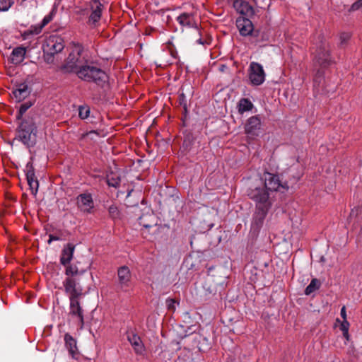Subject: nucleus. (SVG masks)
I'll return each mask as SVG.
<instances>
[{
    "mask_svg": "<svg viewBox=\"0 0 362 362\" xmlns=\"http://www.w3.org/2000/svg\"><path fill=\"white\" fill-rule=\"evenodd\" d=\"M32 105L33 103L31 102H26L21 105L18 113L16 116L17 119H21L23 115L32 106Z\"/></svg>",
    "mask_w": 362,
    "mask_h": 362,
    "instance_id": "obj_31",
    "label": "nucleus"
},
{
    "mask_svg": "<svg viewBox=\"0 0 362 362\" xmlns=\"http://www.w3.org/2000/svg\"><path fill=\"white\" fill-rule=\"evenodd\" d=\"M90 110L88 107H80L78 110V115L81 119H86L89 116Z\"/></svg>",
    "mask_w": 362,
    "mask_h": 362,
    "instance_id": "obj_36",
    "label": "nucleus"
},
{
    "mask_svg": "<svg viewBox=\"0 0 362 362\" xmlns=\"http://www.w3.org/2000/svg\"><path fill=\"white\" fill-rule=\"evenodd\" d=\"M154 30H155V29L151 28H146V31H145V33H146V35H150V34H151V33L152 31H154Z\"/></svg>",
    "mask_w": 362,
    "mask_h": 362,
    "instance_id": "obj_44",
    "label": "nucleus"
},
{
    "mask_svg": "<svg viewBox=\"0 0 362 362\" xmlns=\"http://www.w3.org/2000/svg\"><path fill=\"white\" fill-rule=\"evenodd\" d=\"M65 269V274L67 277L63 281V286L64 287V291H66V283L68 281H72L74 282L79 288H83L81 284L80 276L86 274L85 270L79 271L78 267L74 264H67Z\"/></svg>",
    "mask_w": 362,
    "mask_h": 362,
    "instance_id": "obj_10",
    "label": "nucleus"
},
{
    "mask_svg": "<svg viewBox=\"0 0 362 362\" xmlns=\"http://www.w3.org/2000/svg\"><path fill=\"white\" fill-rule=\"evenodd\" d=\"M192 141H193L192 139L189 136H187L185 139L182 146V148L183 149V151H185L186 152H188L190 151L191 146L192 144Z\"/></svg>",
    "mask_w": 362,
    "mask_h": 362,
    "instance_id": "obj_33",
    "label": "nucleus"
},
{
    "mask_svg": "<svg viewBox=\"0 0 362 362\" xmlns=\"http://www.w3.org/2000/svg\"><path fill=\"white\" fill-rule=\"evenodd\" d=\"M168 303V307L169 309H173L174 308V303H175V301L172 299L170 300H168L167 301Z\"/></svg>",
    "mask_w": 362,
    "mask_h": 362,
    "instance_id": "obj_43",
    "label": "nucleus"
},
{
    "mask_svg": "<svg viewBox=\"0 0 362 362\" xmlns=\"http://www.w3.org/2000/svg\"><path fill=\"white\" fill-rule=\"evenodd\" d=\"M118 275V284L117 288L119 290L122 291L127 292L129 291V288L131 286V272L129 269L123 266L118 269L117 270Z\"/></svg>",
    "mask_w": 362,
    "mask_h": 362,
    "instance_id": "obj_11",
    "label": "nucleus"
},
{
    "mask_svg": "<svg viewBox=\"0 0 362 362\" xmlns=\"http://www.w3.org/2000/svg\"><path fill=\"white\" fill-rule=\"evenodd\" d=\"M319 40L320 44L317 47L315 56V65L318 66L319 69L315 76L314 83L319 88L321 86L323 88L325 83L323 69L330 66L333 63V60L329 54L328 43L321 35L319 36Z\"/></svg>",
    "mask_w": 362,
    "mask_h": 362,
    "instance_id": "obj_2",
    "label": "nucleus"
},
{
    "mask_svg": "<svg viewBox=\"0 0 362 362\" xmlns=\"http://www.w3.org/2000/svg\"><path fill=\"white\" fill-rule=\"evenodd\" d=\"M103 4L98 0H94L90 4L92 12L89 17V21L97 23L101 17Z\"/></svg>",
    "mask_w": 362,
    "mask_h": 362,
    "instance_id": "obj_19",
    "label": "nucleus"
},
{
    "mask_svg": "<svg viewBox=\"0 0 362 362\" xmlns=\"http://www.w3.org/2000/svg\"><path fill=\"white\" fill-rule=\"evenodd\" d=\"M184 88L182 87L180 89L181 93L179 95L178 97V102L179 104L183 107L185 113H187V99L185 95V94L183 92Z\"/></svg>",
    "mask_w": 362,
    "mask_h": 362,
    "instance_id": "obj_30",
    "label": "nucleus"
},
{
    "mask_svg": "<svg viewBox=\"0 0 362 362\" xmlns=\"http://www.w3.org/2000/svg\"><path fill=\"white\" fill-rule=\"evenodd\" d=\"M132 191H133V189H131L130 191H129L127 197L130 196V194L132 193Z\"/></svg>",
    "mask_w": 362,
    "mask_h": 362,
    "instance_id": "obj_47",
    "label": "nucleus"
},
{
    "mask_svg": "<svg viewBox=\"0 0 362 362\" xmlns=\"http://www.w3.org/2000/svg\"><path fill=\"white\" fill-rule=\"evenodd\" d=\"M54 13V11L52 10L49 14L45 16V18L42 20V25L39 28H36L34 31H31V33L33 34L40 33L41 32L42 28L52 20Z\"/></svg>",
    "mask_w": 362,
    "mask_h": 362,
    "instance_id": "obj_29",
    "label": "nucleus"
},
{
    "mask_svg": "<svg viewBox=\"0 0 362 362\" xmlns=\"http://www.w3.org/2000/svg\"><path fill=\"white\" fill-rule=\"evenodd\" d=\"M127 339L136 354H141L144 351V345L141 338L133 332H127Z\"/></svg>",
    "mask_w": 362,
    "mask_h": 362,
    "instance_id": "obj_20",
    "label": "nucleus"
},
{
    "mask_svg": "<svg viewBox=\"0 0 362 362\" xmlns=\"http://www.w3.org/2000/svg\"><path fill=\"white\" fill-rule=\"evenodd\" d=\"M33 194H36L38 190V181L28 183Z\"/></svg>",
    "mask_w": 362,
    "mask_h": 362,
    "instance_id": "obj_38",
    "label": "nucleus"
},
{
    "mask_svg": "<svg viewBox=\"0 0 362 362\" xmlns=\"http://www.w3.org/2000/svg\"><path fill=\"white\" fill-rule=\"evenodd\" d=\"M74 250L75 245L72 243H68L64 245L60 257V263L63 266H66L70 263L73 258Z\"/></svg>",
    "mask_w": 362,
    "mask_h": 362,
    "instance_id": "obj_16",
    "label": "nucleus"
},
{
    "mask_svg": "<svg viewBox=\"0 0 362 362\" xmlns=\"http://www.w3.org/2000/svg\"><path fill=\"white\" fill-rule=\"evenodd\" d=\"M341 316L344 320H346V308L343 306L341 309Z\"/></svg>",
    "mask_w": 362,
    "mask_h": 362,
    "instance_id": "obj_42",
    "label": "nucleus"
},
{
    "mask_svg": "<svg viewBox=\"0 0 362 362\" xmlns=\"http://www.w3.org/2000/svg\"><path fill=\"white\" fill-rule=\"evenodd\" d=\"M97 74L103 76V70L94 66L83 64L77 71L78 78L88 82H90L92 76Z\"/></svg>",
    "mask_w": 362,
    "mask_h": 362,
    "instance_id": "obj_12",
    "label": "nucleus"
},
{
    "mask_svg": "<svg viewBox=\"0 0 362 362\" xmlns=\"http://www.w3.org/2000/svg\"><path fill=\"white\" fill-rule=\"evenodd\" d=\"M62 240V238L60 236L55 235H53V234H49V240L47 241V243L50 244L54 240Z\"/></svg>",
    "mask_w": 362,
    "mask_h": 362,
    "instance_id": "obj_40",
    "label": "nucleus"
},
{
    "mask_svg": "<svg viewBox=\"0 0 362 362\" xmlns=\"http://www.w3.org/2000/svg\"><path fill=\"white\" fill-rule=\"evenodd\" d=\"M83 61L81 58L79 52H71L64 62L59 68V71L63 74L76 73L81 67Z\"/></svg>",
    "mask_w": 362,
    "mask_h": 362,
    "instance_id": "obj_7",
    "label": "nucleus"
},
{
    "mask_svg": "<svg viewBox=\"0 0 362 362\" xmlns=\"http://www.w3.org/2000/svg\"><path fill=\"white\" fill-rule=\"evenodd\" d=\"M25 175L28 183L38 181L35 175V170L32 162H28L25 166Z\"/></svg>",
    "mask_w": 362,
    "mask_h": 362,
    "instance_id": "obj_25",
    "label": "nucleus"
},
{
    "mask_svg": "<svg viewBox=\"0 0 362 362\" xmlns=\"http://www.w3.org/2000/svg\"><path fill=\"white\" fill-rule=\"evenodd\" d=\"M179 24L182 27L195 28H198L197 22L194 20V16L190 13H182L177 18Z\"/></svg>",
    "mask_w": 362,
    "mask_h": 362,
    "instance_id": "obj_17",
    "label": "nucleus"
},
{
    "mask_svg": "<svg viewBox=\"0 0 362 362\" xmlns=\"http://www.w3.org/2000/svg\"><path fill=\"white\" fill-rule=\"evenodd\" d=\"M90 78V82L96 83L98 86L103 87L107 82L108 76L107 74L103 71V76L102 75L94 74Z\"/></svg>",
    "mask_w": 362,
    "mask_h": 362,
    "instance_id": "obj_26",
    "label": "nucleus"
},
{
    "mask_svg": "<svg viewBox=\"0 0 362 362\" xmlns=\"http://www.w3.org/2000/svg\"><path fill=\"white\" fill-rule=\"evenodd\" d=\"M66 291H64L69 299V315L77 317L79 321L80 327L83 328L84 325V311L81 305L80 299L83 294V288H79L72 281H66Z\"/></svg>",
    "mask_w": 362,
    "mask_h": 362,
    "instance_id": "obj_3",
    "label": "nucleus"
},
{
    "mask_svg": "<svg viewBox=\"0 0 362 362\" xmlns=\"http://www.w3.org/2000/svg\"><path fill=\"white\" fill-rule=\"evenodd\" d=\"M350 38V35L349 33H342L340 36V39L341 42H344Z\"/></svg>",
    "mask_w": 362,
    "mask_h": 362,
    "instance_id": "obj_41",
    "label": "nucleus"
},
{
    "mask_svg": "<svg viewBox=\"0 0 362 362\" xmlns=\"http://www.w3.org/2000/svg\"><path fill=\"white\" fill-rule=\"evenodd\" d=\"M238 112L243 113L244 112L250 111L253 107V104L248 98H242L238 103Z\"/></svg>",
    "mask_w": 362,
    "mask_h": 362,
    "instance_id": "obj_24",
    "label": "nucleus"
},
{
    "mask_svg": "<svg viewBox=\"0 0 362 362\" xmlns=\"http://www.w3.org/2000/svg\"><path fill=\"white\" fill-rule=\"evenodd\" d=\"M247 194L255 202V211L252 222V230L258 232L262 227L264 219L272 206V200L268 199L263 189H248Z\"/></svg>",
    "mask_w": 362,
    "mask_h": 362,
    "instance_id": "obj_1",
    "label": "nucleus"
},
{
    "mask_svg": "<svg viewBox=\"0 0 362 362\" xmlns=\"http://www.w3.org/2000/svg\"><path fill=\"white\" fill-rule=\"evenodd\" d=\"M108 212L110 218H112V219H117L119 218L120 217V212L115 205H111L108 208Z\"/></svg>",
    "mask_w": 362,
    "mask_h": 362,
    "instance_id": "obj_32",
    "label": "nucleus"
},
{
    "mask_svg": "<svg viewBox=\"0 0 362 362\" xmlns=\"http://www.w3.org/2000/svg\"><path fill=\"white\" fill-rule=\"evenodd\" d=\"M249 79L254 86L262 84L265 80V73L262 66L257 62H251L249 68Z\"/></svg>",
    "mask_w": 362,
    "mask_h": 362,
    "instance_id": "obj_8",
    "label": "nucleus"
},
{
    "mask_svg": "<svg viewBox=\"0 0 362 362\" xmlns=\"http://www.w3.org/2000/svg\"><path fill=\"white\" fill-rule=\"evenodd\" d=\"M197 42L200 45H204V41L202 38L198 39Z\"/></svg>",
    "mask_w": 362,
    "mask_h": 362,
    "instance_id": "obj_46",
    "label": "nucleus"
},
{
    "mask_svg": "<svg viewBox=\"0 0 362 362\" xmlns=\"http://www.w3.org/2000/svg\"><path fill=\"white\" fill-rule=\"evenodd\" d=\"M120 180V177L116 173H110L107 175V183L110 187H118Z\"/></svg>",
    "mask_w": 362,
    "mask_h": 362,
    "instance_id": "obj_27",
    "label": "nucleus"
},
{
    "mask_svg": "<svg viewBox=\"0 0 362 362\" xmlns=\"http://www.w3.org/2000/svg\"><path fill=\"white\" fill-rule=\"evenodd\" d=\"M349 326V323L346 320H344L340 326V329L343 332V335L346 338L348 337Z\"/></svg>",
    "mask_w": 362,
    "mask_h": 362,
    "instance_id": "obj_37",
    "label": "nucleus"
},
{
    "mask_svg": "<svg viewBox=\"0 0 362 362\" xmlns=\"http://www.w3.org/2000/svg\"><path fill=\"white\" fill-rule=\"evenodd\" d=\"M36 127L32 119H25L19 126L18 137L28 147L33 146L36 141Z\"/></svg>",
    "mask_w": 362,
    "mask_h": 362,
    "instance_id": "obj_5",
    "label": "nucleus"
},
{
    "mask_svg": "<svg viewBox=\"0 0 362 362\" xmlns=\"http://www.w3.org/2000/svg\"><path fill=\"white\" fill-rule=\"evenodd\" d=\"M321 286L320 280L317 279H313L310 284L305 288V294L308 296L313 293L316 290L319 289Z\"/></svg>",
    "mask_w": 362,
    "mask_h": 362,
    "instance_id": "obj_28",
    "label": "nucleus"
},
{
    "mask_svg": "<svg viewBox=\"0 0 362 362\" xmlns=\"http://www.w3.org/2000/svg\"><path fill=\"white\" fill-rule=\"evenodd\" d=\"M256 7L261 9H265L269 5L270 0H253Z\"/></svg>",
    "mask_w": 362,
    "mask_h": 362,
    "instance_id": "obj_34",
    "label": "nucleus"
},
{
    "mask_svg": "<svg viewBox=\"0 0 362 362\" xmlns=\"http://www.w3.org/2000/svg\"><path fill=\"white\" fill-rule=\"evenodd\" d=\"M13 3L12 0H0V10L3 11H8Z\"/></svg>",
    "mask_w": 362,
    "mask_h": 362,
    "instance_id": "obj_35",
    "label": "nucleus"
},
{
    "mask_svg": "<svg viewBox=\"0 0 362 362\" xmlns=\"http://www.w3.org/2000/svg\"><path fill=\"white\" fill-rule=\"evenodd\" d=\"M65 346L69 352V354L75 358L78 354V351L76 345V341L69 334L66 333L64 335Z\"/></svg>",
    "mask_w": 362,
    "mask_h": 362,
    "instance_id": "obj_22",
    "label": "nucleus"
},
{
    "mask_svg": "<svg viewBox=\"0 0 362 362\" xmlns=\"http://www.w3.org/2000/svg\"><path fill=\"white\" fill-rule=\"evenodd\" d=\"M25 49L23 47H18L15 48L11 55V61L14 64H21L25 57Z\"/></svg>",
    "mask_w": 362,
    "mask_h": 362,
    "instance_id": "obj_23",
    "label": "nucleus"
},
{
    "mask_svg": "<svg viewBox=\"0 0 362 362\" xmlns=\"http://www.w3.org/2000/svg\"><path fill=\"white\" fill-rule=\"evenodd\" d=\"M233 7L239 13L250 18L259 12V9H255L248 2L243 0L234 1Z\"/></svg>",
    "mask_w": 362,
    "mask_h": 362,
    "instance_id": "obj_13",
    "label": "nucleus"
},
{
    "mask_svg": "<svg viewBox=\"0 0 362 362\" xmlns=\"http://www.w3.org/2000/svg\"><path fill=\"white\" fill-rule=\"evenodd\" d=\"M77 205L81 211L90 213L93 208V201L90 194H81L77 197Z\"/></svg>",
    "mask_w": 362,
    "mask_h": 362,
    "instance_id": "obj_15",
    "label": "nucleus"
},
{
    "mask_svg": "<svg viewBox=\"0 0 362 362\" xmlns=\"http://www.w3.org/2000/svg\"><path fill=\"white\" fill-rule=\"evenodd\" d=\"M139 220V224L146 228H151L157 226V220L153 213L143 214Z\"/></svg>",
    "mask_w": 362,
    "mask_h": 362,
    "instance_id": "obj_21",
    "label": "nucleus"
},
{
    "mask_svg": "<svg viewBox=\"0 0 362 362\" xmlns=\"http://www.w3.org/2000/svg\"><path fill=\"white\" fill-rule=\"evenodd\" d=\"M361 7H362V0H358L352 4L349 11H356V10H358L359 8H361Z\"/></svg>",
    "mask_w": 362,
    "mask_h": 362,
    "instance_id": "obj_39",
    "label": "nucleus"
},
{
    "mask_svg": "<svg viewBox=\"0 0 362 362\" xmlns=\"http://www.w3.org/2000/svg\"><path fill=\"white\" fill-rule=\"evenodd\" d=\"M260 129L261 120L257 115L250 117L245 125V133L252 136H257Z\"/></svg>",
    "mask_w": 362,
    "mask_h": 362,
    "instance_id": "obj_14",
    "label": "nucleus"
},
{
    "mask_svg": "<svg viewBox=\"0 0 362 362\" xmlns=\"http://www.w3.org/2000/svg\"><path fill=\"white\" fill-rule=\"evenodd\" d=\"M12 93L18 101H21L30 95V89L25 83H21L16 86Z\"/></svg>",
    "mask_w": 362,
    "mask_h": 362,
    "instance_id": "obj_18",
    "label": "nucleus"
},
{
    "mask_svg": "<svg viewBox=\"0 0 362 362\" xmlns=\"http://www.w3.org/2000/svg\"><path fill=\"white\" fill-rule=\"evenodd\" d=\"M236 25L241 35H250L256 38L259 37V30L254 29V25L249 18H238L236 21Z\"/></svg>",
    "mask_w": 362,
    "mask_h": 362,
    "instance_id": "obj_9",
    "label": "nucleus"
},
{
    "mask_svg": "<svg viewBox=\"0 0 362 362\" xmlns=\"http://www.w3.org/2000/svg\"><path fill=\"white\" fill-rule=\"evenodd\" d=\"M264 183H261L259 185H255L250 187L249 189H263L268 199L269 197V192H274L279 190L281 187L285 189H288L287 184L281 183L279 178L277 175L265 173H264Z\"/></svg>",
    "mask_w": 362,
    "mask_h": 362,
    "instance_id": "obj_6",
    "label": "nucleus"
},
{
    "mask_svg": "<svg viewBox=\"0 0 362 362\" xmlns=\"http://www.w3.org/2000/svg\"><path fill=\"white\" fill-rule=\"evenodd\" d=\"M207 347H208V346L204 347V346H203L202 345H199V344L198 345V349H199V351H205V349H207Z\"/></svg>",
    "mask_w": 362,
    "mask_h": 362,
    "instance_id": "obj_45",
    "label": "nucleus"
},
{
    "mask_svg": "<svg viewBox=\"0 0 362 362\" xmlns=\"http://www.w3.org/2000/svg\"><path fill=\"white\" fill-rule=\"evenodd\" d=\"M64 48V40L61 37H49L42 47L45 61L48 64L53 63L54 54L62 52Z\"/></svg>",
    "mask_w": 362,
    "mask_h": 362,
    "instance_id": "obj_4",
    "label": "nucleus"
}]
</instances>
